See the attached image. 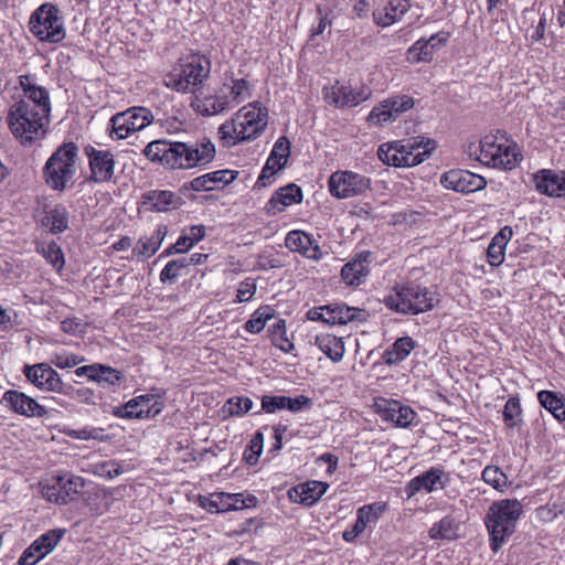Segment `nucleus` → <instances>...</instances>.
<instances>
[{
  "mask_svg": "<svg viewBox=\"0 0 565 565\" xmlns=\"http://www.w3.org/2000/svg\"><path fill=\"white\" fill-rule=\"evenodd\" d=\"M215 146L206 137L191 141L157 139L143 149V156L169 170L202 168L215 158Z\"/></svg>",
  "mask_w": 565,
  "mask_h": 565,
  "instance_id": "1",
  "label": "nucleus"
},
{
  "mask_svg": "<svg viewBox=\"0 0 565 565\" xmlns=\"http://www.w3.org/2000/svg\"><path fill=\"white\" fill-rule=\"evenodd\" d=\"M210 73V58L202 54H191L180 60L163 77V83L178 93H194L207 79Z\"/></svg>",
  "mask_w": 565,
  "mask_h": 565,
  "instance_id": "2",
  "label": "nucleus"
},
{
  "mask_svg": "<svg viewBox=\"0 0 565 565\" xmlns=\"http://www.w3.org/2000/svg\"><path fill=\"white\" fill-rule=\"evenodd\" d=\"M522 511L523 507L516 499H502L494 501L489 507L486 526L490 534V545L493 552H497L503 542L513 534Z\"/></svg>",
  "mask_w": 565,
  "mask_h": 565,
  "instance_id": "3",
  "label": "nucleus"
},
{
  "mask_svg": "<svg viewBox=\"0 0 565 565\" xmlns=\"http://www.w3.org/2000/svg\"><path fill=\"white\" fill-rule=\"evenodd\" d=\"M7 121L10 131L21 145L32 146L44 137L50 117L29 108L25 103H13L9 108Z\"/></svg>",
  "mask_w": 565,
  "mask_h": 565,
  "instance_id": "4",
  "label": "nucleus"
},
{
  "mask_svg": "<svg viewBox=\"0 0 565 565\" xmlns=\"http://www.w3.org/2000/svg\"><path fill=\"white\" fill-rule=\"evenodd\" d=\"M77 159L78 148L74 142H65L60 146L44 164L45 183L54 191H64L70 183H73Z\"/></svg>",
  "mask_w": 565,
  "mask_h": 565,
  "instance_id": "5",
  "label": "nucleus"
},
{
  "mask_svg": "<svg viewBox=\"0 0 565 565\" xmlns=\"http://www.w3.org/2000/svg\"><path fill=\"white\" fill-rule=\"evenodd\" d=\"M434 140L424 138L409 139L407 141H394L384 143L377 150L379 159L394 167H415L422 163L435 149Z\"/></svg>",
  "mask_w": 565,
  "mask_h": 565,
  "instance_id": "6",
  "label": "nucleus"
},
{
  "mask_svg": "<svg viewBox=\"0 0 565 565\" xmlns=\"http://www.w3.org/2000/svg\"><path fill=\"white\" fill-rule=\"evenodd\" d=\"M434 295L427 287L413 281L395 287L394 292L383 300L390 310L403 315L426 312L434 307Z\"/></svg>",
  "mask_w": 565,
  "mask_h": 565,
  "instance_id": "7",
  "label": "nucleus"
},
{
  "mask_svg": "<svg viewBox=\"0 0 565 565\" xmlns=\"http://www.w3.org/2000/svg\"><path fill=\"white\" fill-rule=\"evenodd\" d=\"M30 32L40 41L58 43L65 38L63 19L58 8L52 3L41 4L30 17Z\"/></svg>",
  "mask_w": 565,
  "mask_h": 565,
  "instance_id": "8",
  "label": "nucleus"
},
{
  "mask_svg": "<svg viewBox=\"0 0 565 565\" xmlns=\"http://www.w3.org/2000/svg\"><path fill=\"white\" fill-rule=\"evenodd\" d=\"M152 121L153 115L149 108L134 106L111 116L107 132L113 140H122L131 134L145 129Z\"/></svg>",
  "mask_w": 565,
  "mask_h": 565,
  "instance_id": "9",
  "label": "nucleus"
},
{
  "mask_svg": "<svg viewBox=\"0 0 565 565\" xmlns=\"http://www.w3.org/2000/svg\"><path fill=\"white\" fill-rule=\"evenodd\" d=\"M480 154L478 160L492 168L512 170L519 161L516 146L508 143L497 136H486L479 143Z\"/></svg>",
  "mask_w": 565,
  "mask_h": 565,
  "instance_id": "10",
  "label": "nucleus"
},
{
  "mask_svg": "<svg viewBox=\"0 0 565 565\" xmlns=\"http://www.w3.org/2000/svg\"><path fill=\"white\" fill-rule=\"evenodd\" d=\"M369 313L364 309L349 307L342 302L329 303L308 310L307 318L327 324H347L352 321H366Z\"/></svg>",
  "mask_w": 565,
  "mask_h": 565,
  "instance_id": "11",
  "label": "nucleus"
},
{
  "mask_svg": "<svg viewBox=\"0 0 565 565\" xmlns=\"http://www.w3.org/2000/svg\"><path fill=\"white\" fill-rule=\"evenodd\" d=\"M371 186V180L351 170H338L328 180L332 196L344 200L364 194Z\"/></svg>",
  "mask_w": 565,
  "mask_h": 565,
  "instance_id": "12",
  "label": "nucleus"
},
{
  "mask_svg": "<svg viewBox=\"0 0 565 565\" xmlns=\"http://www.w3.org/2000/svg\"><path fill=\"white\" fill-rule=\"evenodd\" d=\"M43 497L58 504L73 501L84 487V479L78 476H52L40 483Z\"/></svg>",
  "mask_w": 565,
  "mask_h": 565,
  "instance_id": "13",
  "label": "nucleus"
},
{
  "mask_svg": "<svg viewBox=\"0 0 565 565\" xmlns=\"http://www.w3.org/2000/svg\"><path fill=\"white\" fill-rule=\"evenodd\" d=\"M88 159L89 175L87 180L94 183H106L115 175V154L108 149H97L90 145L84 148Z\"/></svg>",
  "mask_w": 565,
  "mask_h": 565,
  "instance_id": "14",
  "label": "nucleus"
},
{
  "mask_svg": "<svg viewBox=\"0 0 565 565\" xmlns=\"http://www.w3.org/2000/svg\"><path fill=\"white\" fill-rule=\"evenodd\" d=\"M267 109L258 104H250L238 110L236 119L239 125L241 140L255 139L267 126Z\"/></svg>",
  "mask_w": 565,
  "mask_h": 565,
  "instance_id": "15",
  "label": "nucleus"
},
{
  "mask_svg": "<svg viewBox=\"0 0 565 565\" xmlns=\"http://www.w3.org/2000/svg\"><path fill=\"white\" fill-rule=\"evenodd\" d=\"M414 100L407 95H397L384 99L369 114L366 120L371 125H384L395 120L401 114L413 108Z\"/></svg>",
  "mask_w": 565,
  "mask_h": 565,
  "instance_id": "16",
  "label": "nucleus"
},
{
  "mask_svg": "<svg viewBox=\"0 0 565 565\" xmlns=\"http://www.w3.org/2000/svg\"><path fill=\"white\" fill-rule=\"evenodd\" d=\"M23 374L26 380L42 391L61 394L64 390V382L60 374L46 363L25 365Z\"/></svg>",
  "mask_w": 565,
  "mask_h": 565,
  "instance_id": "17",
  "label": "nucleus"
},
{
  "mask_svg": "<svg viewBox=\"0 0 565 565\" xmlns=\"http://www.w3.org/2000/svg\"><path fill=\"white\" fill-rule=\"evenodd\" d=\"M375 412L385 420L398 427H408L417 417L416 413L396 399L377 398L374 402Z\"/></svg>",
  "mask_w": 565,
  "mask_h": 565,
  "instance_id": "18",
  "label": "nucleus"
},
{
  "mask_svg": "<svg viewBox=\"0 0 565 565\" xmlns=\"http://www.w3.org/2000/svg\"><path fill=\"white\" fill-rule=\"evenodd\" d=\"M0 403L14 413L25 417L42 418L47 415V411L44 405H41L34 398L15 390L7 391L2 395Z\"/></svg>",
  "mask_w": 565,
  "mask_h": 565,
  "instance_id": "19",
  "label": "nucleus"
},
{
  "mask_svg": "<svg viewBox=\"0 0 565 565\" xmlns=\"http://www.w3.org/2000/svg\"><path fill=\"white\" fill-rule=\"evenodd\" d=\"M440 183L446 189L461 193L477 192L487 185L483 177L468 170H450L441 175Z\"/></svg>",
  "mask_w": 565,
  "mask_h": 565,
  "instance_id": "20",
  "label": "nucleus"
},
{
  "mask_svg": "<svg viewBox=\"0 0 565 565\" xmlns=\"http://www.w3.org/2000/svg\"><path fill=\"white\" fill-rule=\"evenodd\" d=\"M19 81L25 98L17 103H25L29 108L36 110V113H44V115L50 117L51 100L47 89L36 85L30 75H22Z\"/></svg>",
  "mask_w": 565,
  "mask_h": 565,
  "instance_id": "21",
  "label": "nucleus"
},
{
  "mask_svg": "<svg viewBox=\"0 0 565 565\" xmlns=\"http://www.w3.org/2000/svg\"><path fill=\"white\" fill-rule=\"evenodd\" d=\"M449 481V475L441 467H431L426 472L413 478L408 482L406 491L408 497L415 495L423 489L427 492H434L436 490L445 489Z\"/></svg>",
  "mask_w": 565,
  "mask_h": 565,
  "instance_id": "22",
  "label": "nucleus"
},
{
  "mask_svg": "<svg viewBox=\"0 0 565 565\" xmlns=\"http://www.w3.org/2000/svg\"><path fill=\"white\" fill-rule=\"evenodd\" d=\"M370 96V92L366 89H352L344 85H333L323 88L324 100L339 108L343 107H355L360 103L366 100Z\"/></svg>",
  "mask_w": 565,
  "mask_h": 565,
  "instance_id": "23",
  "label": "nucleus"
},
{
  "mask_svg": "<svg viewBox=\"0 0 565 565\" xmlns=\"http://www.w3.org/2000/svg\"><path fill=\"white\" fill-rule=\"evenodd\" d=\"M535 189L552 198L565 196V172L541 170L534 174Z\"/></svg>",
  "mask_w": 565,
  "mask_h": 565,
  "instance_id": "24",
  "label": "nucleus"
},
{
  "mask_svg": "<svg viewBox=\"0 0 565 565\" xmlns=\"http://www.w3.org/2000/svg\"><path fill=\"white\" fill-rule=\"evenodd\" d=\"M237 175L236 171L232 170H217L203 175L196 177L189 183H184V189H191L195 192L200 191H213L221 184L225 185L235 180Z\"/></svg>",
  "mask_w": 565,
  "mask_h": 565,
  "instance_id": "25",
  "label": "nucleus"
},
{
  "mask_svg": "<svg viewBox=\"0 0 565 565\" xmlns=\"http://www.w3.org/2000/svg\"><path fill=\"white\" fill-rule=\"evenodd\" d=\"M302 201V191L301 189L295 184L289 183L285 186L279 188L269 201L266 203V211L268 214L275 215L279 212H282L285 207L294 204L300 203Z\"/></svg>",
  "mask_w": 565,
  "mask_h": 565,
  "instance_id": "26",
  "label": "nucleus"
},
{
  "mask_svg": "<svg viewBox=\"0 0 565 565\" xmlns=\"http://www.w3.org/2000/svg\"><path fill=\"white\" fill-rule=\"evenodd\" d=\"M191 105L203 116H214L233 107L231 98L223 87L215 95L204 98L196 96Z\"/></svg>",
  "mask_w": 565,
  "mask_h": 565,
  "instance_id": "27",
  "label": "nucleus"
},
{
  "mask_svg": "<svg viewBox=\"0 0 565 565\" xmlns=\"http://www.w3.org/2000/svg\"><path fill=\"white\" fill-rule=\"evenodd\" d=\"M285 245L291 252H298L310 259H319L322 255L311 235L302 231L289 232L285 238Z\"/></svg>",
  "mask_w": 565,
  "mask_h": 565,
  "instance_id": "28",
  "label": "nucleus"
},
{
  "mask_svg": "<svg viewBox=\"0 0 565 565\" xmlns=\"http://www.w3.org/2000/svg\"><path fill=\"white\" fill-rule=\"evenodd\" d=\"M328 484L321 481H308L300 483L289 491V497L294 502H299L306 507H312L327 491Z\"/></svg>",
  "mask_w": 565,
  "mask_h": 565,
  "instance_id": "29",
  "label": "nucleus"
},
{
  "mask_svg": "<svg viewBox=\"0 0 565 565\" xmlns=\"http://www.w3.org/2000/svg\"><path fill=\"white\" fill-rule=\"evenodd\" d=\"M409 8L408 0H390L384 8L373 11V20L375 24L386 28L399 21Z\"/></svg>",
  "mask_w": 565,
  "mask_h": 565,
  "instance_id": "30",
  "label": "nucleus"
},
{
  "mask_svg": "<svg viewBox=\"0 0 565 565\" xmlns=\"http://www.w3.org/2000/svg\"><path fill=\"white\" fill-rule=\"evenodd\" d=\"M448 40V33L433 34L428 40L419 39L408 50V56L414 62L431 60L435 49L444 45Z\"/></svg>",
  "mask_w": 565,
  "mask_h": 565,
  "instance_id": "31",
  "label": "nucleus"
},
{
  "mask_svg": "<svg viewBox=\"0 0 565 565\" xmlns=\"http://www.w3.org/2000/svg\"><path fill=\"white\" fill-rule=\"evenodd\" d=\"M370 253L361 254L342 267L341 276L347 285L359 286L363 282L370 271Z\"/></svg>",
  "mask_w": 565,
  "mask_h": 565,
  "instance_id": "32",
  "label": "nucleus"
},
{
  "mask_svg": "<svg viewBox=\"0 0 565 565\" xmlns=\"http://www.w3.org/2000/svg\"><path fill=\"white\" fill-rule=\"evenodd\" d=\"M152 401V395H140L128 401L124 406H117L113 409V415L119 418H147L148 404Z\"/></svg>",
  "mask_w": 565,
  "mask_h": 565,
  "instance_id": "33",
  "label": "nucleus"
},
{
  "mask_svg": "<svg viewBox=\"0 0 565 565\" xmlns=\"http://www.w3.org/2000/svg\"><path fill=\"white\" fill-rule=\"evenodd\" d=\"M512 234V228L504 226L491 239L487 249L488 262L491 266H499L503 263L505 246Z\"/></svg>",
  "mask_w": 565,
  "mask_h": 565,
  "instance_id": "34",
  "label": "nucleus"
},
{
  "mask_svg": "<svg viewBox=\"0 0 565 565\" xmlns=\"http://www.w3.org/2000/svg\"><path fill=\"white\" fill-rule=\"evenodd\" d=\"M315 344L334 363L340 362L345 352L342 338L329 333L317 335Z\"/></svg>",
  "mask_w": 565,
  "mask_h": 565,
  "instance_id": "35",
  "label": "nucleus"
},
{
  "mask_svg": "<svg viewBox=\"0 0 565 565\" xmlns=\"http://www.w3.org/2000/svg\"><path fill=\"white\" fill-rule=\"evenodd\" d=\"M42 226L46 227L50 233L58 234L68 228V212L62 204H56L45 212L42 218Z\"/></svg>",
  "mask_w": 565,
  "mask_h": 565,
  "instance_id": "36",
  "label": "nucleus"
},
{
  "mask_svg": "<svg viewBox=\"0 0 565 565\" xmlns=\"http://www.w3.org/2000/svg\"><path fill=\"white\" fill-rule=\"evenodd\" d=\"M415 348V341L411 337L398 338L392 347L384 352L387 364H397L404 361Z\"/></svg>",
  "mask_w": 565,
  "mask_h": 565,
  "instance_id": "37",
  "label": "nucleus"
},
{
  "mask_svg": "<svg viewBox=\"0 0 565 565\" xmlns=\"http://www.w3.org/2000/svg\"><path fill=\"white\" fill-rule=\"evenodd\" d=\"M143 204L151 211H168L173 204L174 194L170 191L153 190L142 195Z\"/></svg>",
  "mask_w": 565,
  "mask_h": 565,
  "instance_id": "38",
  "label": "nucleus"
},
{
  "mask_svg": "<svg viewBox=\"0 0 565 565\" xmlns=\"http://www.w3.org/2000/svg\"><path fill=\"white\" fill-rule=\"evenodd\" d=\"M540 404L548 411L557 420H565L563 399L552 391H540L537 394Z\"/></svg>",
  "mask_w": 565,
  "mask_h": 565,
  "instance_id": "39",
  "label": "nucleus"
},
{
  "mask_svg": "<svg viewBox=\"0 0 565 565\" xmlns=\"http://www.w3.org/2000/svg\"><path fill=\"white\" fill-rule=\"evenodd\" d=\"M457 523L454 518L447 515L429 529L431 540H452L456 537Z\"/></svg>",
  "mask_w": 565,
  "mask_h": 565,
  "instance_id": "40",
  "label": "nucleus"
},
{
  "mask_svg": "<svg viewBox=\"0 0 565 565\" xmlns=\"http://www.w3.org/2000/svg\"><path fill=\"white\" fill-rule=\"evenodd\" d=\"M163 235L157 231L150 237L140 238L134 247V254L141 258H149L160 248Z\"/></svg>",
  "mask_w": 565,
  "mask_h": 565,
  "instance_id": "41",
  "label": "nucleus"
},
{
  "mask_svg": "<svg viewBox=\"0 0 565 565\" xmlns=\"http://www.w3.org/2000/svg\"><path fill=\"white\" fill-rule=\"evenodd\" d=\"M289 156L290 142L287 137L281 136L274 143V147L267 161L274 164L276 169L280 170L286 166Z\"/></svg>",
  "mask_w": 565,
  "mask_h": 565,
  "instance_id": "42",
  "label": "nucleus"
},
{
  "mask_svg": "<svg viewBox=\"0 0 565 565\" xmlns=\"http://www.w3.org/2000/svg\"><path fill=\"white\" fill-rule=\"evenodd\" d=\"M481 478L487 484L500 492H503L509 486L507 475L498 466H487L481 473Z\"/></svg>",
  "mask_w": 565,
  "mask_h": 565,
  "instance_id": "43",
  "label": "nucleus"
},
{
  "mask_svg": "<svg viewBox=\"0 0 565 565\" xmlns=\"http://www.w3.org/2000/svg\"><path fill=\"white\" fill-rule=\"evenodd\" d=\"M226 492H215L199 497V505L211 513H224L228 511V504L225 500Z\"/></svg>",
  "mask_w": 565,
  "mask_h": 565,
  "instance_id": "44",
  "label": "nucleus"
},
{
  "mask_svg": "<svg viewBox=\"0 0 565 565\" xmlns=\"http://www.w3.org/2000/svg\"><path fill=\"white\" fill-rule=\"evenodd\" d=\"M225 92H227L231 104L236 106L249 97V84L246 79H233L232 85H224Z\"/></svg>",
  "mask_w": 565,
  "mask_h": 565,
  "instance_id": "45",
  "label": "nucleus"
},
{
  "mask_svg": "<svg viewBox=\"0 0 565 565\" xmlns=\"http://www.w3.org/2000/svg\"><path fill=\"white\" fill-rule=\"evenodd\" d=\"M218 134L223 145L227 147L244 141L241 140L242 134L239 132V125L236 118L222 124L218 128Z\"/></svg>",
  "mask_w": 565,
  "mask_h": 565,
  "instance_id": "46",
  "label": "nucleus"
},
{
  "mask_svg": "<svg viewBox=\"0 0 565 565\" xmlns=\"http://www.w3.org/2000/svg\"><path fill=\"white\" fill-rule=\"evenodd\" d=\"M385 508V504L380 502L363 505L358 510L356 519L366 527L369 524L375 523L380 519Z\"/></svg>",
  "mask_w": 565,
  "mask_h": 565,
  "instance_id": "47",
  "label": "nucleus"
},
{
  "mask_svg": "<svg viewBox=\"0 0 565 565\" xmlns=\"http://www.w3.org/2000/svg\"><path fill=\"white\" fill-rule=\"evenodd\" d=\"M502 415L507 427H515L522 420V408L520 399L516 397H510L504 405Z\"/></svg>",
  "mask_w": 565,
  "mask_h": 565,
  "instance_id": "48",
  "label": "nucleus"
},
{
  "mask_svg": "<svg viewBox=\"0 0 565 565\" xmlns=\"http://www.w3.org/2000/svg\"><path fill=\"white\" fill-rule=\"evenodd\" d=\"M121 380L122 375L118 370L98 363L94 382L105 387L117 385Z\"/></svg>",
  "mask_w": 565,
  "mask_h": 565,
  "instance_id": "49",
  "label": "nucleus"
},
{
  "mask_svg": "<svg viewBox=\"0 0 565 565\" xmlns=\"http://www.w3.org/2000/svg\"><path fill=\"white\" fill-rule=\"evenodd\" d=\"M253 407V401L245 396L231 397L223 407V411L230 416H242L248 413Z\"/></svg>",
  "mask_w": 565,
  "mask_h": 565,
  "instance_id": "50",
  "label": "nucleus"
},
{
  "mask_svg": "<svg viewBox=\"0 0 565 565\" xmlns=\"http://www.w3.org/2000/svg\"><path fill=\"white\" fill-rule=\"evenodd\" d=\"M263 446L264 435L262 431H256L244 451V460L250 466L256 465L262 454Z\"/></svg>",
  "mask_w": 565,
  "mask_h": 565,
  "instance_id": "51",
  "label": "nucleus"
},
{
  "mask_svg": "<svg viewBox=\"0 0 565 565\" xmlns=\"http://www.w3.org/2000/svg\"><path fill=\"white\" fill-rule=\"evenodd\" d=\"M227 504L228 511L243 510L245 508H254L257 504V498L253 494L244 497L243 493H226L224 497Z\"/></svg>",
  "mask_w": 565,
  "mask_h": 565,
  "instance_id": "52",
  "label": "nucleus"
},
{
  "mask_svg": "<svg viewBox=\"0 0 565 565\" xmlns=\"http://www.w3.org/2000/svg\"><path fill=\"white\" fill-rule=\"evenodd\" d=\"M64 390L61 394L65 396H70L71 398L87 405H94L95 402V393L90 388L82 387L75 388L71 384L64 383Z\"/></svg>",
  "mask_w": 565,
  "mask_h": 565,
  "instance_id": "53",
  "label": "nucleus"
},
{
  "mask_svg": "<svg viewBox=\"0 0 565 565\" xmlns=\"http://www.w3.org/2000/svg\"><path fill=\"white\" fill-rule=\"evenodd\" d=\"M186 267L188 263L184 257L168 262L160 273V281H174L181 275V270Z\"/></svg>",
  "mask_w": 565,
  "mask_h": 565,
  "instance_id": "54",
  "label": "nucleus"
},
{
  "mask_svg": "<svg viewBox=\"0 0 565 565\" xmlns=\"http://www.w3.org/2000/svg\"><path fill=\"white\" fill-rule=\"evenodd\" d=\"M64 530H52L44 534H42L39 539H36L38 543L40 544L41 550L44 552L45 555L51 553L55 546L58 544L60 540L62 539L64 534Z\"/></svg>",
  "mask_w": 565,
  "mask_h": 565,
  "instance_id": "55",
  "label": "nucleus"
},
{
  "mask_svg": "<svg viewBox=\"0 0 565 565\" xmlns=\"http://www.w3.org/2000/svg\"><path fill=\"white\" fill-rule=\"evenodd\" d=\"M44 556V552L41 550L40 544L35 540L20 556L19 565H35Z\"/></svg>",
  "mask_w": 565,
  "mask_h": 565,
  "instance_id": "56",
  "label": "nucleus"
},
{
  "mask_svg": "<svg viewBox=\"0 0 565 565\" xmlns=\"http://www.w3.org/2000/svg\"><path fill=\"white\" fill-rule=\"evenodd\" d=\"M43 256L45 259L52 264V266L56 269H61L64 266V255L61 247L52 242L46 247H43Z\"/></svg>",
  "mask_w": 565,
  "mask_h": 565,
  "instance_id": "57",
  "label": "nucleus"
},
{
  "mask_svg": "<svg viewBox=\"0 0 565 565\" xmlns=\"http://www.w3.org/2000/svg\"><path fill=\"white\" fill-rule=\"evenodd\" d=\"M286 396L284 395H264L262 397V411L275 413L285 409Z\"/></svg>",
  "mask_w": 565,
  "mask_h": 565,
  "instance_id": "58",
  "label": "nucleus"
},
{
  "mask_svg": "<svg viewBox=\"0 0 565 565\" xmlns=\"http://www.w3.org/2000/svg\"><path fill=\"white\" fill-rule=\"evenodd\" d=\"M84 360V356L76 354L56 353L52 359V363L56 367L67 369L81 364Z\"/></svg>",
  "mask_w": 565,
  "mask_h": 565,
  "instance_id": "59",
  "label": "nucleus"
},
{
  "mask_svg": "<svg viewBox=\"0 0 565 565\" xmlns=\"http://www.w3.org/2000/svg\"><path fill=\"white\" fill-rule=\"evenodd\" d=\"M255 292H256V284L254 281V279L246 278L238 286L235 302L241 303V302L249 301L254 297Z\"/></svg>",
  "mask_w": 565,
  "mask_h": 565,
  "instance_id": "60",
  "label": "nucleus"
},
{
  "mask_svg": "<svg viewBox=\"0 0 565 565\" xmlns=\"http://www.w3.org/2000/svg\"><path fill=\"white\" fill-rule=\"evenodd\" d=\"M102 428H82V429H72L68 431V436L79 440H103Z\"/></svg>",
  "mask_w": 565,
  "mask_h": 565,
  "instance_id": "61",
  "label": "nucleus"
},
{
  "mask_svg": "<svg viewBox=\"0 0 565 565\" xmlns=\"http://www.w3.org/2000/svg\"><path fill=\"white\" fill-rule=\"evenodd\" d=\"M311 405V399L303 395H299L295 398L286 396L285 409H288L291 413H299L305 408H309Z\"/></svg>",
  "mask_w": 565,
  "mask_h": 565,
  "instance_id": "62",
  "label": "nucleus"
},
{
  "mask_svg": "<svg viewBox=\"0 0 565 565\" xmlns=\"http://www.w3.org/2000/svg\"><path fill=\"white\" fill-rule=\"evenodd\" d=\"M279 169H276L274 164L266 161L265 166L262 169V172L255 183L256 189H263L268 186L271 183V178L276 174Z\"/></svg>",
  "mask_w": 565,
  "mask_h": 565,
  "instance_id": "63",
  "label": "nucleus"
},
{
  "mask_svg": "<svg viewBox=\"0 0 565 565\" xmlns=\"http://www.w3.org/2000/svg\"><path fill=\"white\" fill-rule=\"evenodd\" d=\"M184 235L188 237L189 242L192 245L199 243L205 236V226L204 225H192L183 231Z\"/></svg>",
  "mask_w": 565,
  "mask_h": 565,
  "instance_id": "64",
  "label": "nucleus"
}]
</instances>
